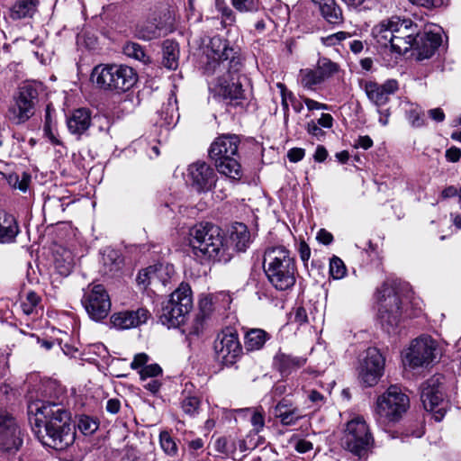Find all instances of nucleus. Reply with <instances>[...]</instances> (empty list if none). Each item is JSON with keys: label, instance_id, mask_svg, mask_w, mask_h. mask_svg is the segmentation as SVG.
<instances>
[{"label": "nucleus", "instance_id": "56", "mask_svg": "<svg viewBox=\"0 0 461 461\" xmlns=\"http://www.w3.org/2000/svg\"><path fill=\"white\" fill-rule=\"evenodd\" d=\"M302 98H303V103L307 106L308 110H310V111L327 110L328 109V105L325 104L319 103L313 99H311V98L305 97V96H303Z\"/></svg>", "mask_w": 461, "mask_h": 461}, {"label": "nucleus", "instance_id": "33", "mask_svg": "<svg viewBox=\"0 0 461 461\" xmlns=\"http://www.w3.org/2000/svg\"><path fill=\"white\" fill-rule=\"evenodd\" d=\"M54 265L61 276H68L75 265L74 256L71 251L66 249H58L54 255Z\"/></svg>", "mask_w": 461, "mask_h": 461}, {"label": "nucleus", "instance_id": "2", "mask_svg": "<svg viewBox=\"0 0 461 461\" xmlns=\"http://www.w3.org/2000/svg\"><path fill=\"white\" fill-rule=\"evenodd\" d=\"M38 399L28 403L32 431L42 445L63 448L74 438L69 411L56 400Z\"/></svg>", "mask_w": 461, "mask_h": 461}, {"label": "nucleus", "instance_id": "54", "mask_svg": "<svg viewBox=\"0 0 461 461\" xmlns=\"http://www.w3.org/2000/svg\"><path fill=\"white\" fill-rule=\"evenodd\" d=\"M413 5L428 9L438 8L443 5V0H409Z\"/></svg>", "mask_w": 461, "mask_h": 461}, {"label": "nucleus", "instance_id": "35", "mask_svg": "<svg viewBox=\"0 0 461 461\" xmlns=\"http://www.w3.org/2000/svg\"><path fill=\"white\" fill-rule=\"evenodd\" d=\"M163 65L168 69H176L178 67L179 46L178 43L167 40L163 42Z\"/></svg>", "mask_w": 461, "mask_h": 461}, {"label": "nucleus", "instance_id": "6", "mask_svg": "<svg viewBox=\"0 0 461 461\" xmlns=\"http://www.w3.org/2000/svg\"><path fill=\"white\" fill-rule=\"evenodd\" d=\"M91 79L101 88L126 92L136 84L138 76L126 65H98L93 69Z\"/></svg>", "mask_w": 461, "mask_h": 461}, {"label": "nucleus", "instance_id": "46", "mask_svg": "<svg viewBox=\"0 0 461 461\" xmlns=\"http://www.w3.org/2000/svg\"><path fill=\"white\" fill-rule=\"evenodd\" d=\"M181 407L185 414L194 417L198 413L200 400L195 396H186L182 400Z\"/></svg>", "mask_w": 461, "mask_h": 461}, {"label": "nucleus", "instance_id": "60", "mask_svg": "<svg viewBox=\"0 0 461 461\" xmlns=\"http://www.w3.org/2000/svg\"><path fill=\"white\" fill-rule=\"evenodd\" d=\"M446 158L450 162H457L461 158V149L456 147H451L446 151Z\"/></svg>", "mask_w": 461, "mask_h": 461}, {"label": "nucleus", "instance_id": "17", "mask_svg": "<svg viewBox=\"0 0 461 461\" xmlns=\"http://www.w3.org/2000/svg\"><path fill=\"white\" fill-rule=\"evenodd\" d=\"M393 51L398 54L406 53L413 47V42L420 31L418 25L410 19L394 17Z\"/></svg>", "mask_w": 461, "mask_h": 461}, {"label": "nucleus", "instance_id": "44", "mask_svg": "<svg viewBox=\"0 0 461 461\" xmlns=\"http://www.w3.org/2000/svg\"><path fill=\"white\" fill-rule=\"evenodd\" d=\"M214 449L224 456H230L236 452L237 446L234 440L226 437H220L214 442Z\"/></svg>", "mask_w": 461, "mask_h": 461}, {"label": "nucleus", "instance_id": "52", "mask_svg": "<svg viewBox=\"0 0 461 461\" xmlns=\"http://www.w3.org/2000/svg\"><path fill=\"white\" fill-rule=\"evenodd\" d=\"M407 118L413 127H421L425 124L424 114L417 109L410 110Z\"/></svg>", "mask_w": 461, "mask_h": 461}, {"label": "nucleus", "instance_id": "58", "mask_svg": "<svg viewBox=\"0 0 461 461\" xmlns=\"http://www.w3.org/2000/svg\"><path fill=\"white\" fill-rule=\"evenodd\" d=\"M306 130L309 134L317 138L322 137L324 135V131L319 127V124L314 121H311L307 123Z\"/></svg>", "mask_w": 461, "mask_h": 461}, {"label": "nucleus", "instance_id": "45", "mask_svg": "<svg viewBox=\"0 0 461 461\" xmlns=\"http://www.w3.org/2000/svg\"><path fill=\"white\" fill-rule=\"evenodd\" d=\"M41 302L40 296L35 292H28L25 300L22 302L21 308L26 315L32 314Z\"/></svg>", "mask_w": 461, "mask_h": 461}, {"label": "nucleus", "instance_id": "18", "mask_svg": "<svg viewBox=\"0 0 461 461\" xmlns=\"http://www.w3.org/2000/svg\"><path fill=\"white\" fill-rule=\"evenodd\" d=\"M437 344L429 336L414 339L406 355V359L412 368L428 366L435 359Z\"/></svg>", "mask_w": 461, "mask_h": 461}, {"label": "nucleus", "instance_id": "36", "mask_svg": "<svg viewBox=\"0 0 461 461\" xmlns=\"http://www.w3.org/2000/svg\"><path fill=\"white\" fill-rule=\"evenodd\" d=\"M178 107L176 95L171 93L167 98V102L163 104L159 113L162 124L171 125L175 122V120H178Z\"/></svg>", "mask_w": 461, "mask_h": 461}, {"label": "nucleus", "instance_id": "55", "mask_svg": "<svg viewBox=\"0 0 461 461\" xmlns=\"http://www.w3.org/2000/svg\"><path fill=\"white\" fill-rule=\"evenodd\" d=\"M233 6L240 12L253 10V0H232Z\"/></svg>", "mask_w": 461, "mask_h": 461}, {"label": "nucleus", "instance_id": "23", "mask_svg": "<svg viewBox=\"0 0 461 461\" xmlns=\"http://www.w3.org/2000/svg\"><path fill=\"white\" fill-rule=\"evenodd\" d=\"M149 317L148 310L139 308L136 311H123L113 313L111 316V322L117 329L127 330L145 323Z\"/></svg>", "mask_w": 461, "mask_h": 461}, {"label": "nucleus", "instance_id": "41", "mask_svg": "<svg viewBox=\"0 0 461 461\" xmlns=\"http://www.w3.org/2000/svg\"><path fill=\"white\" fill-rule=\"evenodd\" d=\"M103 264L107 271H117L122 264V259L118 251L109 249H105L103 254Z\"/></svg>", "mask_w": 461, "mask_h": 461}, {"label": "nucleus", "instance_id": "27", "mask_svg": "<svg viewBox=\"0 0 461 461\" xmlns=\"http://www.w3.org/2000/svg\"><path fill=\"white\" fill-rule=\"evenodd\" d=\"M306 363L303 357L293 356L283 352H278L274 357L275 367L283 375H288L292 372L301 368Z\"/></svg>", "mask_w": 461, "mask_h": 461}, {"label": "nucleus", "instance_id": "63", "mask_svg": "<svg viewBox=\"0 0 461 461\" xmlns=\"http://www.w3.org/2000/svg\"><path fill=\"white\" fill-rule=\"evenodd\" d=\"M317 240H319V242H321L324 245H329L332 242L333 236L331 235V233H330L326 230L321 229L317 233Z\"/></svg>", "mask_w": 461, "mask_h": 461}, {"label": "nucleus", "instance_id": "64", "mask_svg": "<svg viewBox=\"0 0 461 461\" xmlns=\"http://www.w3.org/2000/svg\"><path fill=\"white\" fill-rule=\"evenodd\" d=\"M313 447L312 443L306 439H300L295 446V449L299 453H306L312 450Z\"/></svg>", "mask_w": 461, "mask_h": 461}, {"label": "nucleus", "instance_id": "11", "mask_svg": "<svg viewBox=\"0 0 461 461\" xmlns=\"http://www.w3.org/2000/svg\"><path fill=\"white\" fill-rule=\"evenodd\" d=\"M443 376L436 375L426 380L420 387V400L427 411L433 413L436 421H440L447 411V402L445 401L442 384Z\"/></svg>", "mask_w": 461, "mask_h": 461}, {"label": "nucleus", "instance_id": "32", "mask_svg": "<svg viewBox=\"0 0 461 461\" xmlns=\"http://www.w3.org/2000/svg\"><path fill=\"white\" fill-rule=\"evenodd\" d=\"M38 4L39 0H17L10 9V17L14 20L32 17Z\"/></svg>", "mask_w": 461, "mask_h": 461}, {"label": "nucleus", "instance_id": "14", "mask_svg": "<svg viewBox=\"0 0 461 461\" xmlns=\"http://www.w3.org/2000/svg\"><path fill=\"white\" fill-rule=\"evenodd\" d=\"M213 348L217 359L226 366L234 364L242 354L239 335L230 329L223 330L217 335Z\"/></svg>", "mask_w": 461, "mask_h": 461}, {"label": "nucleus", "instance_id": "57", "mask_svg": "<svg viewBox=\"0 0 461 461\" xmlns=\"http://www.w3.org/2000/svg\"><path fill=\"white\" fill-rule=\"evenodd\" d=\"M304 157V149L301 148H293L287 152V158L291 162H298Z\"/></svg>", "mask_w": 461, "mask_h": 461}, {"label": "nucleus", "instance_id": "3", "mask_svg": "<svg viewBox=\"0 0 461 461\" xmlns=\"http://www.w3.org/2000/svg\"><path fill=\"white\" fill-rule=\"evenodd\" d=\"M189 244L194 255L202 262L227 263L233 256V248L223 230L210 222H200L190 229Z\"/></svg>", "mask_w": 461, "mask_h": 461}, {"label": "nucleus", "instance_id": "39", "mask_svg": "<svg viewBox=\"0 0 461 461\" xmlns=\"http://www.w3.org/2000/svg\"><path fill=\"white\" fill-rule=\"evenodd\" d=\"M315 69L319 73L323 82L339 72V67L330 59L321 57L318 59Z\"/></svg>", "mask_w": 461, "mask_h": 461}, {"label": "nucleus", "instance_id": "12", "mask_svg": "<svg viewBox=\"0 0 461 461\" xmlns=\"http://www.w3.org/2000/svg\"><path fill=\"white\" fill-rule=\"evenodd\" d=\"M81 303L90 319L95 321L106 318L111 310L110 296L102 285H89L84 289Z\"/></svg>", "mask_w": 461, "mask_h": 461}, {"label": "nucleus", "instance_id": "40", "mask_svg": "<svg viewBox=\"0 0 461 461\" xmlns=\"http://www.w3.org/2000/svg\"><path fill=\"white\" fill-rule=\"evenodd\" d=\"M236 412H246L250 413V422L253 427V430L256 433H259L265 426V416L262 409L259 408H246L235 410Z\"/></svg>", "mask_w": 461, "mask_h": 461}, {"label": "nucleus", "instance_id": "21", "mask_svg": "<svg viewBox=\"0 0 461 461\" xmlns=\"http://www.w3.org/2000/svg\"><path fill=\"white\" fill-rule=\"evenodd\" d=\"M239 145L240 139L237 135L220 136L212 143L209 157L212 161L239 157Z\"/></svg>", "mask_w": 461, "mask_h": 461}, {"label": "nucleus", "instance_id": "10", "mask_svg": "<svg viewBox=\"0 0 461 461\" xmlns=\"http://www.w3.org/2000/svg\"><path fill=\"white\" fill-rule=\"evenodd\" d=\"M377 412L380 417L388 421H398L407 411L410 399L398 385H390L387 390L377 398Z\"/></svg>", "mask_w": 461, "mask_h": 461}, {"label": "nucleus", "instance_id": "28", "mask_svg": "<svg viewBox=\"0 0 461 461\" xmlns=\"http://www.w3.org/2000/svg\"><path fill=\"white\" fill-rule=\"evenodd\" d=\"M19 233V226L15 218L0 210V243H11Z\"/></svg>", "mask_w": 461, "mask_h": 461}, {"label": "nucleus", "instance_id": "48", "mask_svg": "<svg viewBox=\"0 0 461 461\" xmlns=\"http://www.w3.org/2000/svg\"><path fill=\"white\" fill-rule=\"evenodd\" d=\"M344 262L338 257H333L330 262V273L334 279H340L346 275Z\"/></svg>", "mask_w": 461, "mask_h": 461}, {"label": "nucleus", "instance_id": "51", "mask_svg": "<svg viewBox=\"0 0 461 461\" xmlns=\"http://www.w3.org/2000/svg\"><path fill=\"white\" fill-rule=\"evenodd\" d=\"M215 7L216 9L221 13L224 22H228L231 23L234 22V16L231 9H230L225 3V0H215Z\"/></svg>", "mask_w": 461, "mask_h": 461}, {"label": "nucleus", "instance_id": "50", "mask_svg": "<svg viewBox=\"0 0 461 461\" xmlns=\"http://www.w3.org/2000/svg\"><path fill=\"white\" fill-rule=\"evenodd\" d=\"M348 34L345 32H339L321 38V42L326 46H335L348 38Z\"/></svg>", "mask_w": 461, "mask_h": 461}, {"label": "nucleus", "instance_id": "43", "mask_svg": "<svg viewBox=\"0 0 461 461\" xmlns=\"http://www.w3.org/2000/svg\"><path fill=\"white\" fill-rule=\"evenodd\" d=\"M159 443L162 450L169 456H176L177 455V445L170 434L163 430L159 434Z\"/></svg>", "mask_w": 461, "mask_h": 461}, {"label": "nucleus", "instance_id": "22", "mask_svg": "<svg viewBox=\"0 0 461 461\" xmlns=\"http://www.w3.org/2000/svg\"><path fill=\"white\" fill-rule=\"evenodd\" d=\"M398 88L399 85L395 79H389L383 85L373 81H366L364 84V90L368 99L376 106L387 104L390 95L394 94Z\"/></svg>", "mask_w": 461, "mask_h": 461}, {"label": "nucleus", "instance_id": "42", "mask_svg": "<svg viewBox=\"0 0 461 461\" xmlns=\"http://www.w3.org/2000/svg\"><path fill=\"white\" fill-rule=\"evenodd\" d=\"M123 52L126 56L132 58L136 60L141 61L142 63H148L149 61V56H147L143 48L135 42H128L123 47Z\"/></svg>", "mask_w": 461, "mask_h": 461}, {"label": "nucleus", "instance_id": "61", "mask_svg": "<svg viewBox=\"0 0 461 461\" xmlns=\"http://www.w3.org/2000/svg\"><path fill=\"white\" fill-rule=\"evenodd\" d=\"M373 146V140L372 139L366 135V136H359L357 140L356 143L354 144L355 148H362L364 149H368Z\"/></svg>", "mask_w": 461, "mask_h": 461}, {"label": "nucleus", "instance_id": "30", "mask_svg": "<svg viewBox=\"0 0 461 461\" xmlns=\"http://www.w3.org/2000/svg\"><path fill=\"white\" fill-rule=\"evenodd\" d=\"M229 244L233 248V251H245L250 241V234L248 228L243 223H236L231 230Z\"/></svg>", "mask_w": 461, "mask_h": 461}, {"label": "nucleus", "instance_id": "9", "mask_svg": "<svg viewBox=\"0 0 461 461\" xmlns=\"http://www.w3.org/2000/svg\"><path fill=\"white\" fill-rule=\"evenodd\" d=\"M38 101L37 86L32 83H24L14 95L13 102L8 109L9 120L17 125L28 122L35 113Z\"/></svg>", "mask_w": 461, "mask_h": 461}, {"label": "nucleus", "instance_id": "34", "mask_svg": "<svg viewBox=\"0 0 461 461\" xmlns=\"http://www.w3.org/2000/svg\"><path fill=\"white\" fill-rule=\"evenodd\" d=\"M318 5L321 15L327 22L333 24L342 22V10L335 0H321Z\"/></svg>", "mask_w": 461, "mask_h": 461}, {"label": "nucleus", "instance_id": "16", "mask_svg": "<svg viewBox=\"0 0 461 461\" xmlns=\"http://www.w3.org/2000/svg\"><path fill=\"white\" fill-rule=\"evenodd\" d=\"M187 172L192 188L199 194H207L216 187L218 176L206 162L197 161L191 164Z\"/></svg>", "mask_w": 461, "mask_h": 461}, {"label": "nucleus", "instance_id": "29", "mask_svg": "<svg viewBox=\"0 0 461 461\" xmlns=\"http://www.w3.org/2000/svg\"><path fill=\"white\" fill-rule=\"evenodd\" d=\"M238 157L213 160L217 171L230 179L231 181H240L243 176L241 165L237 159Z\"/></svg>", "mask_w": 461, "mask_h": 461}, {"label": "nucleus", "instance_id": "24", "mask_svg": "<svg viewBox=\"0 0 461 461\" xmlns=\"http://www.w3.org/2000/svg\"><path fill=\"white\" fill-rule=\"evenodd\" d=\"M273 414L285 426L294 425L303 417L299 408L288 398H283L276 403Z\"/></svg>", "mask_w": 461, "mask_h": 461}, {"label": "nucleus", "instance_id": "62", "mask_svg": "<svg viewBox=\"0 0 461 461\" xmlns=\"http://www.w3.org/2000/svg\"><path fill=\"white\" fill-rule=\"evenodd\" d=\"M121 409V402L116 398L109 399L106 402V411L112 414H116Z\"/></svg>", "mask_w": 461, "mask_h": 461}, {"label": "nucleus", "instance_id": "13", "mask_svg": "<svg viewBox=\"0 0 461 461\" xmlns=\"http://www.w3.org/2000/svg\"><path fill=\"white\" fill-rule=\"evenodd\" d=\"M23 442L21 427L10 412L0 411V450L14 453L20 449Z\"/></svg>", "mask_w": 461, "mask_h": 461}, {"label": "nucleus", "instance_id": "8", "mask_svg": "<svg viewBox=\"0 0 461 461\" xmlns=\"http://www.w3.org/2000/svg\"><path fill=\"white\" fill-rule=\"evenodd\" d=\"M375 443L369 426L357 416L347 422L341 437V446L359 459L366 457Z\"/></svg>", "mask_w": 461, "mask_h": 461}, {"label": "nucleus", "instance_id": "59", "mask_svg": "<svg viewBox=\"0 0 461 461\" xmlns=\"http://www.w3.org/2000/svg\"><path fill=\"white\" fill-rule=\"evenodd\" d=\"M149 360V357L147 354L145 353H140V354H137L131 364V367L132 369H138L140 367H141L142 366H144Z\"/></svg>", "mask_w": 461, "mask_h": 461}, {"label": "nucleus", "instance_id": "38", "mask_svg": "<svg viewBox=\"0 0 461 461\" xmlns=\"http://www.w3.org/2000/svg\"><path fill=\"white\" fill-rule=\"evenodd\" d=\"M299 77L302 86L311 91L316 90L317 86L323 83L315 68L301 69Z\"/></svg>", "mask_w": 461, "mask_h": 461}, {"label": "nucleus", "instance_id": "19", "mask_svg": "<svg viewBox=\"0 0 461 461\" xmlns=\"http://www.w3.org/2000/svg\"><path fill=\"white\" fill-rule=\"evenodd\" d=\"M174 272L172 265L158 264L140 271L136 280L138 285L144 288L148 286L165 287L171 282Z\"/></svg>", "mask_w": 461, "mask_h": 461}, {"label": "nucleus", "instance_id": "31", "mask_svg": "<svg viewBox=\"0 0 461 461\" xmlns=\"http://www.w3.org/2000/svg\"><path fill=\"white\" fill-rule=\"evenodd\" d=\"M271 339V335L262 329H251L244 337V346L248 351L261 349L266 342Z\"/></svg>", "mask_w": 461, "mask_h": 461}, {"label": "nucleus", "instance_id": "7", "mask_svg": "<svg viewBox=\"0 0 461 461\" xmlns=\"http://www.w3.org/2000/svg\"><path fill=\"white\" fill-rule=\"evenodd\" d=\"M193 309L192 290L188 284L182 283L163 303L159 319L170 327H178L185 321L186 316Z\"/></svg>", "mask_w": 461, "mask_h": 461}, {"label": "nucleus", "instance_id": "47", "mask_svg": "<svg viewBox=\"0 0 461 461\" xmlns=\"http://www.w3.org/2000/svg\"><path fill=\"white\" fill-rule=\"evenodd\" d=\"M77 428L84 435H92L98 429V423L89 416H81L78 419Z\"/></svg>", "mask_w": 461, "mask_h": 461}, {"label": "nucleus", "instance_id": "53", "mask_svg": "<svg viewBox=\"0 0 461 461\" xmlns=\"http://www.w3.org/2000/svg\"><path fill=\"white\" fill-rule=\"evenodd\" d=\"M277 86L280 88V91H281V97H282L281 104H282V107H283L284 115H285V118L287 119L288 113H289V104H288L289 97H288V93H291V92L288 91L286 89L285 86L284 84H282V83H278Z\"/></svg>", "mask_w": 461, "mask_h": 461}, {"label": "nucleus", "instance_id": "20", "mask_svg": "<svg viewBox=\"0 0 461 461\" xmlns=\"http://www.w3.org/2000/svg\"><path fill=\"white\" fill-rule=\"evenodd\" d=\"M441 42L442 38L438 31L420 32L411 50L416 51L418 60H423L431 58Z\"/></svg>", "mask_w": 461, "mask_h": 461}, {"label": "nucleus", "instance_id": "37", "mask_svg": "<svg viewBox=\"0 0 461 461\" xmlns=\"http://www.w3.org/2000/svg\"><path fill=\"white\" fill-rule=\"evenodd\" d=\"M161 30L156 20L145 21L136 27L135 35L140 40L151 41L160 37Z\"/></svg>", "mask_w": 461, "mask_h": 461}, {"label": "nucleus", "instance_id": "1", "mask_svg": "<svg viewBox=\"0 0 461 461\" xmlns=\"http://www.w3.org/2000/svg\"><path fill=\"white\" fill-rule=\"evenodd\" d=\"M236 54L226 40L214 36L208 46V61L204 67L207 74H214L217 70L221 73L209 84V88L214 96L232 106L242 105L245 100L238 74L242 65Z\"/></svg>", "mask_w": 461, "mask_h": 461}, {"label": "nucleus", "instance_id": "49", "mask_svg": "<svg viewBox=\"0 0 461 461\" xmlns=\"http://www.w3.org/2000/svg\"><path fill=\"white\" fill-rule=\"evenodd\" d=\"M162 374V368L158 364H151L143 366L140 371V376L142 381L148 378L156 379Z\"/></svg>", "mask_w": 461, "mask_h": 461}, {"label": "nucleus", "instance_id": "26", "mask_svg": "<svg viewBox=\"0 0 461 461\" xmlns=\"http://www.w3.org/2000/svg\"><path fill=\"white\" fill-rule=\"evenodd\" d=\"M394 17L381 21L372 29V35L382 48H390L393 51Z\"/></svg>", "mask_w": 461, "mask_h": 461}, {"label": "nucleus", "instance_id": "25", "mask_svg": "<svg viewBox=\"0 0 461 461\" xmlns=\"http://www.w3.org/2000/svg\"><path fill=\"white\" fill-rule=\"evenodd\" d=\"M91 113L88 109H76L67 117L68 131L73 135L81 136L91 126Z\"/></svg>", "mask_w": 461, "mask_h": 461}, {"label": "nucleus", "instance_id": "5", "mask_svg": "<svg viewBox=\"0 0 461 461\" xmlns=\"http://www.w3.org/2000/svg\"><path fill=\"white\" fill-rule=\"evenodd\" d=\"M378 320L384 331L394 334L405 317H411L406 308V297H402L394 282L386 281L377 290Z\"/></svg>", "mask_w": 461, "mask_h": 461}, {"label": "nucleus", "instance_id": "4", "mask_svg": "<svg viewBox=\"0 0 461 461\" xmlns=\"http://www.w3.org/2000/svg\"><path fill=\"white\" fill-rule=\"evenodd\" d=\"M263 267L270 284L279 291L292 288L296 281V265L292 253L282 245L266 249Z\"/></svg>", "mask_w": 461, "mask_h": 461}, {"label": "nucleus", "instance_id": "15", "mask_svg": "<svg viewBox=\"0 0 461 461\" xmlns=\"http://www.w3.org/2000/svg\"><path fill=\"white\" fill-rule=\"evenodd\" d=\"M384 357L375 348H369L358 366V378L365 386L375 385L384 375Z\"/></svg>", "mask_w": 461, "mask_h": 461}]
</instances>
